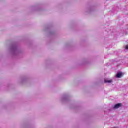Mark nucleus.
<instances>
[{"instance_id": "nucleus-1", "label": "nucleus", "mask_w": 128, "mask_h": 128, "mask_svg": "<svg viewBox=\"0 0 128 128\" xmlns=\"http://www.w3.org/2000/svg\"><path fill=\"white\" fill-rule=\"evenodd\" d=\"M122 76H124V73L122 72H118L116 76V78H122Z\"/></svg>"}, {"instance_id": "nucleus-2", "label": "nucleus", "mask_w": 128, "mask_h": 128, "mask_svg": "<svg viewBox=\"0 0 128 128\" xmlns=\"http://www.w3.org/2000/svg\"><path fill=\"white\" fill-rule=\"evenodd\" d=\"M122 106V104L121 103H118L116 104H115L114 106V108L116 110Z\"/></svg>"}, {"instance_id": "nucleus-3", "label": "nucleus", "mask_w": 128, "mask_h": 128, "mask_svg": "<svg viewBox=\"0 0 128 128\" xmlns=\"http://www.w3.org/2000/svg\"><path fill=\"white\" fill-rule=\"evenodd\" d=\"M112 80H105L104 82H108V83H110L112 82Z\"/></svg>"}, {"instance_id": "nucleus-4", "label": "nucleus", "mask_w": 128, "mask_h": 128, "mask_svg": "<svg viewBox=\"0 0 128 128\" xmlns=\"http://www.w3.org/2000/svg\"><path fill=\"white\" fill-rule=\"evenodd\" d=\"M126 50H128V45H126L125 47Z\"/></svg>"}]
</instances>
